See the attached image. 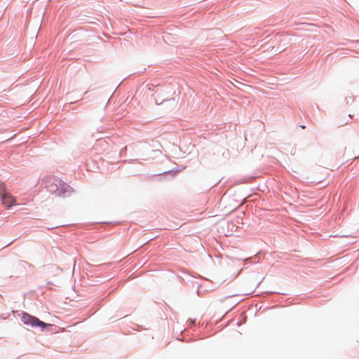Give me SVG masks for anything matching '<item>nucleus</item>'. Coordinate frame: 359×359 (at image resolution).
<instances>
[{"mask_svg": "<svg viewBox=\"0 0 359 359\" xmlns=\"http://www.w3.org/2000/svg\"><path fill=\"white\" fill-rule=\"evenodd\" d=\"M68 186H67L66 184H62V187H60V189H57L55 192V194L56 196H62V195L65 196V193H66V187H67Z\"/></svg>", "mask_w": 359, "mask_h": 359, "instance_id": "3", "label": "nucleus"}, {"mask_svg": "<svg viewBox=\"0 0 359 359\" xmlns=\"http://www.w3.org/2000/svg\"><path fill=\"white\" fill-rule=\"evenodd\" d=\"M6 192V187L4 182L0 181V196H1Z\"/></svg>", "mask_w": 359, "mask_h": 359, "instance_id": "4", "label": "nucleus"}, {"mask_svg": "<svg viewBox=\"0 0 359 359\" xmlns=\"http://www.w3.org/2000/svg\"><path fill=\"white\" fill-rule=\"evenodd\" d=\"M22 321L24 324L31 325L32 327H40L42 330L51 326L50 324L43 323L36 317L30 316L27 313L22 315Z\"/></svg>", "mask_w": 359, "mask_h": 359, "instance_id": "1", "label": "nucleus"}, {"mask_svg": "<svg viewBox=\"0 0 359 359\" xmlns=\"http://www.w3.org/2000/svg\"><path fill=\"white\" fill-rule=\"evenodd\" d=\"M1 198L2 204L8 209L16 203V198L9 193L4 194L1 196Z\"/></svg>", "mask_w": 359, "mask_h": 359, "instance_id": "2", "label": "nucleus"}]
</instances>
